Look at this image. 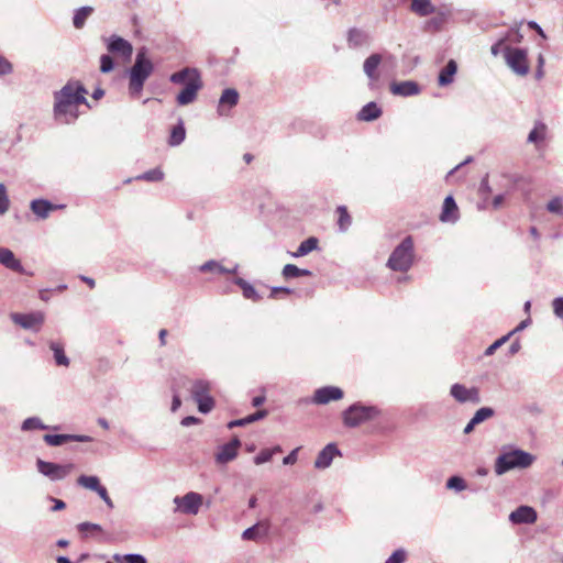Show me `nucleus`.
<instances>
[{
    "instance_id": "1",
    "label": "nucleus",
    "mask_w": 563,
    "mask_h": 563,
    "mask_svg": "<svg viewBox=\"0 0 563 563\" xmlns=\"http://www.w3.org/2000/svg\"><path fill=\"white\" fill-rule=\"evenodd\" d=\"M84 85L78 80H69L59 91L54 95V114L62 123H71L77 120L78 107L88 106Z\"/></svg>"
},
{
    "instance_id": "2",
    "label": "nucleus",
    "mask_w": 563,
    "mask_h": 563,
    "mask_svg": "<svg viewBox=\"0 0 563 563\" xmlns=\"http://www.w3.org/2000/svg\"><path fill=\"white\" fill-rule=\"evenodd\" d=\"M174 84L185 85L184 89L177 96V103L186 106L194 102L198 91L202 88V80L196 68H184L170 76Z\"/></svg>"
},
{
    "instance_id": "3",
    "label": "nucleus",
    "mask_w": 563,
    "mask_h": 563,
    "mask_svg": "<svg viewBox=\"0 0 563 563\" xmlns=\"http://www.w3.org/2000/svg\"><path fill=\"white\" fill-rule=\"evenodd\" d=\"M379 415L380 410L376 406L354 404L343 411L342 418L344 426L355 428L365 422L375 420Z\"/></svg>"
},
{
    "instance_id": "4",
    "label": "nucleus",
    "mask_w": 563,
    "mask_h": 563,
    "mask_svg": "<svg viewBox=\"0 0 563 563\" xmlns=\"http://www.w3.org/2000/svg\"><path fill=\"white\" fill-rule=\"evenodd\" d=\"M413 262V240L407 236L402 242L393 251L389 256L387 266L397 272H407Z\"/></svg>"
},
{
    "instance_id": "5",
    "label": "nucleus",
    "mask_w": 563,
    "mask_h": 563,
    "mask_svg": "<svg viewBox=\"0 0 563 563\" xmlns=\"http://www.w3.org/2000/svg\"><path fill=\"white\" fill-rule=\"evenodd\" d=\"M534 457L525 451L515 450L505 454H501L495 465V471L498 475H501L514 468H527L533 463Z\"/></svg>"
},
{
    "instance_id": "6",
    "label": "nucleus",
    "mask_w": 563,
    "mask_h": 563,
    "mask_svg": "<svg viewBox=\"0 0 563 563\" xmlns=\"http://www.w3.org/2000/svg\"><path fill=\"white\" fill-rule=\"evenodd\" d=\"M153 71L152 62L145 57V53L143 51L139 52L136 55L135 63L131 68L130 73V90L133 93H139L145 80L150 77Z\"/></svg>"
},
{
    "instance_id": "7",
    "label": "nucleus",
    "mask_w": 563,
    "mask_h": 563,
    "mask_svg": "<svg viewBox=\"0 0 563 563\" xmlns=\"http://www.w3.org/2000/svg\"><path fill=\"white\" fill-rule=\"evenodd\" d=\"M505 59L512 71L519 76H526L530 70L527 52L522 48L507 46Z\"/></svg>"
},
{
    "instance_id": "8",
    "label": "nucleus",
    "mask_w": 563,
    "mask_h": 563,
    "mask_svg": "<svg viewBox=\"0 0 563 563\" xmlns=\"http://www.w3.org/2000/svg\"><path fill=\"white\" fill-rule=\"evenodd\" d=\"M190 391L200 412L208 413L213 409L214 400L210 396V384L208 382L201 379L194 382Z\"/></svg>"
},
{
    "instance_id": "9",
    "label": "nucleus",
    "mask_w": 563,
    "mask_h": 563,
    "mask_svg": "<svg viewBox=\"0 0 563 563\" xmlns=\"http://www.w3.org/2000/svg\"><path fill=\"white\" fill-rule=\"evenodd\" d=\"M36 466L41 474L47 476L52 481L63 479L74 470V465L71 463L62 465L46 462L41 459L36 461Z\"/></svg>"
},
{
    "instance_id": "10",
    "label": "nucleus",
    "mask_w": 563,
    "mask_h": 563,
    "mask_svg": "<svg viewBox=\"0 0 563 563\" xmlns=\"http://www.w3.org/2000/svg\"><path fill=\"white\" fill-rule=\"evenodd\" d=\"M11 320L23 329H32L38 331L44 323L45 314L42 311L31 313H12Z\"/></svg>"
},
{
    "instance_id": "11",
    "label": "nucleus",
    "mask_w": 563,
    "mask_h": 563,
    "mask_svg": "<svg viewBox=\"0 0 563 563\" xmlns=\"http://www.w3.org/2000/svg\"><path fill=\"white\" fill-rule=\"evenodd\" d=\"M202 500L200 494L190 492L183 497H176L175 504L183 514L197 515L202 505Z\"/></svg>"
},
{
    "instance_id": "12",
    "label": "nucleus",
    "mask_w": 563,
    "mask_h": 563,
    "mask_svg": "<svg viewBox=\"0 0 563 563\" xmlns=\"http://www.w3.org/2000/svg\"><path fill=\"white\" fill-rule=\"evenodd\" d=\"M343 390L335 386H325L318 388L312 397V401L317 405H325L330 401L340 400L343 398Z\"/></svg>"
},
{
    "instance_id": "13",
    "label": "nucleus",
    "mask_w": 563,
    "mask_h": 563,
    "mask_svg": "<svg viewBox=\"0 0 563 563\" xmlns=\"http://www.w3.org/2000/svg\"><path fill=\"white\" fill-rule=\"evenodd\" d=\"M450 393L459 402L471 401L478 404L481 401L479 391L475 387L467 388L462 384H454L452 385Z\"/></svg>"
},
{
    "instance_id": "14",
    "label": "nucleus",
    "mask_w": 563,
    "mask_h": 563,
    "mask_svg": "<svg viewBox=\"0 0 563 563\" xmlns=\"http://www.w3.org/2000/svg\"><path fill=\"white\" fill-rule=\"evenodd\" d=\"M241 446V442L238 438L232 439L229 443L222 445L216 455L218 463L225 464L234 460L238 455V451Z\"/></svg>"
},
{
    "instance_id": "15",
    "label": "nucleus",
    "mask_w": 563,
    "mask_h": 563,
    "mask_svg": "<svg viewBox=\"0 0 563 563\" xmlns=\"http://www.w3.org/2000/svg\"><path fill=\"white\" fill-rule=\"evenodd\" d=\"M460 218L459 207L452 196H448L442 206L441 213L439 219L441 222H451L454 223Z\"/></svg>"
},
{
    "instance_id": "16",
    "label": "nucleus",
    "mask_w": 563,
    "mask_h": 563,
    "mask_svg": "<svg viewBox=\"0 0 563 563\" xmlns=\"http://www.w3.org/2000/svg\"><path fill=\"white\" fill-rule=\"evenodd\" d=\"M537 511L529 506H520L509 516V519L514 523H534L537 521Z\"/></svg>"
},
{
    "instance_id": "17",
    "label": "nucleus",
    "mask_w": 563,
    "mask_h": 563,
    "mask_svg": "<svg viewBox=\"0 0 563 563\" xmlns=\"http://www.w3.org/2000/svg\"><path fill=\"white\" fill-rule=\"evenodd\" d=\"M108 51L112 54H119L129 58L132 55L133 47L126 40L113 35L108 44Z\"/></svg>"
},
{
    "instance_id": "18",
    "label": "nucleus",
    "mask_w": 563,
    "mask_h": 563,
    "mask_svg": "<svg viewBox=\"0 0 563 563\" xmlns=\"http://www.w3.org/2000/svg\"><path fill=\"white\" fill-rule=\"evenodd\" d=\"M390 91L393 95L397 96H415L420 92V88L417 82L407 80V81H400V82H393L390 85Z\"/></svg>"
},
{
    "instance_id": "19",
    "label": "nucleus",
    "mask_w": 563,
    "mask_h": 563,
    "mask_svg": "<svg viewBox=\"0 0 563 563\" xmlns=\"http://www.w3.org/2000/svg\"><path fill=\"white\" fill-rule=\"evenodd\" d=\"M340 451L332 443L328 444L322 451L318 454L314 461V467L317 468H325L330 466L334 456L339 455Z\"/></svg>"
},
{
    "instance_id": "20",
    "label": "nucleus",
    "mask_w": 563,
    "mask_h": 563,
    "mask_svg": "<svg viewBox=\"0 0 563 563\" xmlns=\"http://www.w3.org/2000/svg\"><path fill=\"white\" fill-rule=\"evenodd\" d=\"M0 264L13 272L24 273L21 262L15 258L13 252L9 249L0 247Z\"/></svg>"
},
{
    "instance_id": "21",
    "label": "nucleus",
    "mask_w": 563,
    "mask_h": 563,
    "mask_svg": "<svg viewBox=\"0 0 563 563\" xmlns=\"http://www.w3.org/2000/svg\"><path fill=\"white\" fill-rule=\"evenodd\" d=\"M268 529L269 522L261 521L244 530L242 538L244 540L257 541L260 538H263L268 533Z\"/></svg>"
},
{
    "instance_id": "22",
    "label": "nucleus",
    "mask_w": 563,
    "mask_h": 563,
    "mask_svg": "<svg viewBox=\"0 0 563 563\" xmlns=\"http://www.w3.org/2000/svg\"><path fill=\"white\" fill-rule=\"evenodd\" d=\"M380 63H382V56L379 54H372L364 62V65H363L364 73L373 81H377L379 79V74L377 73V68L380 65Z\"/></svg>"
},
{
    "instance_id": "23",
    "label": "nucleus",
    "mask_w": 563,
    "mask_h": 563,
    "mask_svg": "<svg viewBox=\"0 0 563 563\" xmlns=\"http://www.w3.org/2000/svg\"><path fill=\"white\" fill-rule=\"evenodd\" d=\"M64 206H57L48 202L47 200H34L31 203V210L40 218H46L51 211L63 208Z\"/></svg>"
},
{
    "instance_id": "24",
    "label": "nucleus",
    "mask_w": 563,
    "mask_h": 563,
    "mask_svg": "<svg viewBox=\"0 0 563 563\" xmlns=\"http://www.w3.org/2000/svg\"><path fill=\"white\" fill-rule=\"evenodd\" d=\"M239 101V92L235 89L228 88L223 90L221 98L219 100L218 111L220 114L224 113V108L228 106L229 108L234 107Z\"/></svg>"
},
{
    "instance_id": "25",
    "label": "nucleus",
    "mask_w": 563,
    "mask_h": 563,
    "mask_svg": "<svg viewBox=\"0 0 563 563\" xmlns=\"http://www.w3.org/2000/svg\"><path fill=\"white\" fill-rule=\"evenodd\" d=\"M382 115L380 108L375 102H369L365 104L361 111L357 113V119L360 121H373L378 119Z\"/></svg>"
},
{
    "instance_id": "26",
    "label": "nucleus",
    "mask_w": 563,
    "mask_h": 563,
    "mask_svg": "<svg viewBox=\"0 0 563 563\" xmlns=\"http://www.w3.org/2000/svg\"><path fill=\"white\" fill-rule=\"evenodd\" d=\"M84 437L70 435V434H45L44 441L52 446L62 445L69 441H84Z\"/></svg>"
},
{
    "instance_id": "27",
    "label": "nucleus",
    "mask_w": 563,
    "mask_h": 563,
    "mask_svg": "<svg viewBox=\"0 0 563 563\" xmlns=\"http://www.w3.org/2000/svg\"><path fill=\"white\" fill-rule=\"evenodd\" d=\"M457 71V65L456 63L451 59L446 66L440 71L439 75V85L440 86H446L450 85L453 81L454 75Z\"/></svg>"
},
{
    "instance_id": "28",
    "label": "nucleus",
    "mask_w": 563,
    "mask_h": 563,
    "mask_svg": "<svg viewBox=\"0 0 563 563\" xmlns=\"http://www.w3.org/2000/svg\"><path fill=\"white\" fill-rule=\"evenodd\" d=\"M347 42L351 47H360L368 42V36L360 29H351L347 34Z\"/></svg>"
},
{
    "instance_id": "29",
    "label": "nucleus",
    "mask_w": 563,
    "mask_h": 563,
    "mask_svg": "<svg viewBox=\"0 0 563 563\" xmlns=\"http://www.w3.org/2000/svg\"><path fill=\"white\" fill-rule=\"evenodd\" d=\"M267 416V411L262 409V410H257L255 413L253 415H250L243 419H238V420H233V421H230L228 423V428L229 429H232L234 427H242V426H245V424H249V423H252L254 421H257L260 419H263Z\"/></svg>"
},
{
    "instance_id": "30",
    "label": "nucleus",
    "mask_w": 563,
    "mask_h": 563,
    "mask_svg": "<svg viewBox=\"0 0 563 563\" xmlns=\"http://www.w3.org/2000/svg\"><path fill=\"white\" fill-rule=\"evenodd\" d=\"M411 10L421 16L429 15L434 11L430 0H411Z\"/></svg>"
},
{
    "instance_id": "31",
    "label": "nucleus",
    "mask_w": 563,
    "mask_h": 563,
    "mask_svg": "<svg viewBox=\"0 0 563 563\" xmlns=\"http://www.w3.org/2000/svg\"><path fill=\"white\" fill-rule=\"evenodd\" d=\"M310 275H311L310 271L299 268L294 264H287L283 268V276L286 279L297 278V277H302V276H310Z\"/></svg>"
},
{
    "instance_id": "32",
    "label": "nucleus",
    "mask_w": 563,
    "mask_h": 563,
    "mask_svg": "<svg viewBox=\"0 0 563 563\" xmlns=\"http://www.w3.org/2000/svg\"><path fill=\"white\" fill-rule=\"evenodd\" d=\"M318 239L317 238H308L307 240H305L303 242L300 243L299 247L297 249V251L294 253V256L298 257V256H303V255H307L308 253L312 252L313 250H316L318 247Z\"/></svg>"
},
{
    "instance_id": "33",
    "label": "nucleus",
    "mask_w": 563,
    "mask_h": 563,
    "mask_svg": "<svg viewBox=\"0 0 563 563\" xmlns=\"http://www.w3.org/2000/svg\"><path fill=\"white\" fill-rule=\"evenodd\" d=\"M235 283H236V285L240 286V288L242 289L243 296L246 299H251L253 301H258L261 299V296L257 294L255 288L251 284L245 282L244 279L238 278Z\"/></svg>"
},
{
    "instance_id": "34",
    "label": "nucleus",
    "mask_w": 563,
    "mask_h": 563,
    "mask_svg": "<svg viewBox=\"0 0 563 563\" xmlns=\"http://www.w3.org/2000/svg\"><path fill=\"white\" fill-rule=\"evenodd\" d=\"M49 346L51 350L54 352V358L56 364L58 366H68L69 360L64 352L63 345L57 342H52Z\"/></svg>"
},
{
    "instance_id": "35",
    "label": "nucleus",
    "mask_w": 563,
    "mask_h": 563,
    "mask_svg": "<svg viewBox=\"0 0 563 563\" xmlns=\"http://www.w3.org/2000/svg\"><path fill=\"white\" fill-rule=\"evenodd\" d=\"M92 11H93V9L91 7H82V8L78 9L74 15V20H73L74 26L76 29L84 27L86 20L92 13Z\"/></svg>"
},
{
    "instance_id": "36",
    "label": "nucleus",
    "mask_w": 563,
    "mask_h": 563,
    "mask_svg": "<svg viewBox=\"0 0 563 563\" xmlns=\"http://www.w3.org/2000/svg\"><path fill=\"white\" fill-rule=\"evenodd\" d=\"M282 448L276 445L272 449H263L255 457L254 463L256 465H261L263 463L269 462L273 459V455L276 453H280Z\"/></svg>"
},
{
    "instance_id": "37",
    "label": "nucleus",
    "mask_w": 563,
    "mask_h": 563,
    "mask_svg": "<svg viewBox=\"0 0 563 563\" xmlns=\"http://www.w3.org/2000/svg\"><path fill=\"white\" fill-rule=\"evenodd\" d=\"M547 135V125L544 123H537L533 130L529 133L528 141L534 144L542 142Z\"/></svg>"
},
{
    "instance_id": "38",
    "label": "nucleus",
    "mask_w": 563,
    "mask_h": 563,
    "mask_svg": "<svg viewBox=\"0 0 563 563\" xmlns=\"http://www.w3.org/2000/svg\"><path fill=\"white\" fill-rule=\"evenodd\" d=\"M77 483L78 485L95 492L101 486L100 481L97 476L81 475L78 477Z\"/></svg>"
},
{
    "instance_id": "39",
    "label": "nucleus",
    "mask_w": 563,
    "mask_h": 563,
    "mask_svg": "<svg viewBox=\"0 0 563 563\" xmlns=\"http://www.w3.org/2000/svg\"><path fill=\"white\" fill-rule=\"evenodd\" d=\"M336 213L339 216V219H338L339 228L342 231L346 230L352 222L351 216L349 214L346 207H344V206L338 207Z\"/></svg>"
},
{
    "instance_id": "40",
    "label": "nucleus",
    "mask_w": 563,
    "mask_h": 563,
    "mask_svg": "<svg viewBox=\"0 0 563 563\" xmlns=\"http://www.w3.org/2000/svg\"><path fill=\"white\" fill-rule=\"evenodd\" d=\"M185 135H186L185 128L183 126L181 123L174 126L172 130V133H170L169 144L173 146L180 144L184 141Z\"/></svg>"
},
{
    "instance_id": "41",
    "label": "nucleus",
    "mask_w": 563,
    "mask_h": 563,
    "mask_svg": "<svg viewBox=\"0 0 563 563\" xmlns=\"http://www.w3.org/2000/svg\"><path fill=\"white\" fill-rule=\"evenodd\" d=\"M113 559L117 563H146V560L140 554H115Z\"/></svg>"
},
{
    "instance_id": "42",
    "label": "nucleus",
    "mask_w": 563,
    "mask_h": 563,
    "mask_svg": "<svg viewBox=\"0 0 563 563\" xmlns=\"http://www.w3.org/2000/svg\"><path fill=\"white\" fill-rule=\"evenodd\" d=\"M164 177V173L159 168L151 169L140 176L136 179H142L146 181H159Z\"/></svg>"
},
{
    "instance_id": "43",
    "label": "nucleus",
    "mask_w": 563,
    "mask_h": 563,
    "mask_svg": "<svg viewBox=\"0 0 563 563\" xmlns=\"http://www.w3.org/2000/svg\"><path fill=\"white\" fill-rule=\"evenodd\" d=\"M493 415H494L493 409H490L488 407H483L475 412L474 417L472 418L473 423L478 424V423L485 421L486 419L493 417Z\"/></svg>"
},
{
    "instance_id": "44",
    "label": "nucleus",
    "mask_w": 563,
    "mask_h": 563,
    "mask_svg": "<svg viewBox=\"0 0 563 563\" xmlns=\"http://www.w3.org/2000/svg\"><path fill=\"white\" fill-rule=\"evenodd\" d=\"M10 208V200L7 194V188L0 184V214H4Z\"/></svg>"
},
{
    "instance_id": "45",
    "label": "nucleus",
    "mask_w": 563,
    "mask_h": 563,
    "mask_svg": "<svg viewBox=\"0 0 563 563\" xmlns=\"http://www.w3.org/2000/svg\"><path fill=\"white\" fill-rule=\"evenodd\" d=\"M46 427L42 423L38 418H27L23 421L22 429L25 431L35 429H45Z\"/></svg>"
},
{
    "instance_id": "46",
    "label": "nucleus",
    "mask_w": 563,
    "mask_h": 563,
    "mask_svg": "<svg viewBox=\"0 0 563 563\" xmlns=\"http://www.w3.org/2000/svg\"><path fill=\"white\" fill-rule=\"evenodd\" d=\"M446 487L450 489L463 490L466 488L465 482L459 476H452L446 482Z\"/></svg>"
},
{
    "instance_id": "47",
    "label": "nucleus",
    "mask_w": 563,
    "mask_h": 563,
    "mask_svg": "<svg viewBox=\"0 0 563 563\" xmlns=\"http://www.w3.org/2000/svg\"><path fill=\"white\" fill-rule=\"evenodd\" d=\"M511 334H512V332H509L507 335H504L503 338L496 340L492 345H489L486 349L485 355H493L497 349H499L503 344H505L509 340Z\"/></svg>"
},
{
    "instance_id": "48",
    "label": "nucleus",
    "mask_w": 563,
    "mask_h": 563,
    "mask_svg": "<svg viewBox=\"0 0 563 563\" xmlns=\"http://www.w3.org/2000/svg\"><path fill=\"white\" fill-rule=\"evenodd\" d=\"M113 69V60L110 55H102L100 58V70L102 73H109Z\"/></svg>"
},
{
    "instance_id": "49",
    "label": "nucleus",
    "mask_w": 563,
    "mask_h": 563,
    "mask_svg": "<svg viewBox=\"0 0 563 563\" xmlns=\"http://www.w3.org/2000/svg\"><path fill=\"white\" fill-rule=\"evenodd\" d=\"M78 530L81 532V533H87V532H100L102 530V528L99 526V525H96V523H90V522H82L78 526Z\"/></svg>"
},
{
    "instance_id": "50",
    "label": "nucleus",
    "mask_w": 563,
    "mask_h": 563,
    "mask_svg": "<svg viewBox=\"0 0 563 563\" xmlns=\"http://www.w3.org/2000/svg\"><path fill=\"white\" fill-rule=\"evenodd\" d=\"M406 560V552L404 550H396L386 561V563H404Z\"/></svg>"
},
{
    "instance_id": "51",
    "label": "nucleus",
    "mask_w": 563,
    "mask_h": 563,
    "mask_svg": "<svg viewBox=\"0 0 563 563\" xmlns=\"http://www.w3.org/2000/svg\"><path fill=\"white\" fill-rule=\"evenodd\" d=\"M548 210L553 213H561L563 211L562 201L560 198H553L547 206Z\"/></svg>"
},
{
    "instance_id": "52",
    "label": "nucleus",
    "mask_w": 563,
    "mask_h": 563,
    "mask_svg": "<svg viewBox=\"0 0 563 563\" xmlns=\"http://www.w3.org/2000/svg\"><path fill=\"white\" fill-rule=\"evenodd\" d=\"M96 493L102 498V500L107 504V506L109 508H113V501L112 499L110 498V496L108 495V492L106 489V487H103L102 485L96 490Z\"/></svg>"
},
{
    "instance_id": "53",
    "label": "nucleus",
    "mask_w": 563,
    "mask_h": 563,
    "mask_svg": "<svg viewBox=\"0 0 563 563\" xmlns=\"http://www.w3.org/2000/svg\"><path fill=\"white\" fill-rule=\"evenodd\" d=\"M12 69V64L3 56H0V75H8Z\"/></svg>"
},
{
    "instance_id": "54",
    "label": "nucleus",
    "mask_w": 563,
    "mask_h": 563,
    "mask_svg": "<svg viewBox=\"0 0 563 563\" xmlns=\"http://www.w3.org/2000/svg\"><path fill=\"white\" fill-rule=\"evenodd\" d=\"M291 294V290L286 287H275L271 290L269 297L273 299L278 298L279 295L289 296Z\"/></svg>"
},
{
    "instance_id": "55",
    "label": "nucleus",
    "mask_w": 563,
    "mask_h": 563,
    "mask_svg": "<svg viewBox=\"0 0 563 563\" xmlns=\"http://www.w3.org/2000/svg\"><path fill=\"white\" fill-rule=\"evenodd\" d=\"M554 313L562 318L563 317V298H555L552 302Z\"/></svg>"
},
{
    "instance_id": "56",
    "label": "nucleus",
    "mask_w": 563,
    "mask_h": 563,
    "mask_svg": "<svg viewBox=\"0 0 563 563\" xmlns=\"http://www.w3.org/2000/svg\"><path fill=\"white\" fill-rule=\"evenodd\" d=\"M299 448L294 449L287 456L284 457L283 463L285 465H292L298 460Z\"/></svg>"
},
{
    "instance_id": "57",
    "label": "nucleus",
    "mask_w": 563,
    "mask_h": 563,
    "mask_svg": "<svg viewBox=\"0 0 563 563\" xmlns=\"http://www.w3.org/2000/svg\"><path fill=\"white\" fill-rule=\"evenodd\" d=\"M200 271L201 272H213V271L222 272V269L220 268L219 264L217 262H214V261H210V262L205 263L200 267Z\"/></svg>"
},
{
    "instance_id": "58",
    "label": "nucleus",
    "mask_w": 563,
    "mask_h": 563,
    "mask_svg": "<svg viewBox=\"0 0 563 563\" xmlns=\"http://www.w3.org/2000/svg\"><path fill=\"white\" fill-rule=\"evenodd\" d=\"M504 43L505 38H501L490 47V52L494 56H498V54L500 53V47Z\"/></svg>"
},
{
    "instance_id": "59",
    "label": "nucleus",
    "mask_w": 563,
    "mask_h": 563,
    "mask_svg": "<svg viewBox=\"0 0 563 563\" xmlns=\"http://www.w3.org/2000/svg\"><path fill=\"white\" fill-rule=\"evenodd\" d=\"M181 405V400L179 398V395L177 394L176 390H174V397H173V402H172V411H176Z\"/></svg>"
},
{
    "instance_id": "60",
    "label": "nucleus",
    "mask_w": 563,
    "mask_h": 563,
    "mask_svg": "<svg viewBox=\"0 0 563 563\" xmlns=\"http://www.w3.org/2000/svg\"><path fill=\"white\" fill-rule=\"evenodd\" d=\"M504 196L503 195H497L496 197H494L493 199V208L494 209H499L503 203H504Z\"/></svg>"
},
{
    "instance_id": "61",
    "label": "nucleus",
    "mask_w": 563,
    "mask_h": 563,
    "mask_svg": "<svg viewBox=\"0 0 563 563\" xmlns=\"http://www.w3.org/2000/svg\"><path fill=\"white\" fill-rule=\"evenodd\" d=\"M199 420L196 417L189 416L181 420V424L185 427L191 426L194 423H197Z\"/></svg>"
},
{
    "instance_id": "62",
    "label": "nucleus",
    "mask_w": 563,
    "mask_h": 563,
    "mask_svg": "<svg viewBox=\"0 0 563 563\" xmlns=\"http://www.w3.org/2000/svg\"><path fill=\"white\" fill-rule=\"evenodd\" d=\"M54 503H55V505L53 507L54 511L62 510V509H64L66 507V504L63 500H60V499H54Z\"/></svg>"
},
{
    "instance_id": "63",
    "label": "nucleus",
    "mask_w": 563,
    "mask_h": 563,
    "mask_svg": "<svg viewBox=\"0 0 563 563\" xmlns=\"http://www.w3.org/2000/svg\"><path fill=\"white\" fill-rule=\"evenodd\" d=\"M529 232H530L531 238H532L536 242H538V241H539V239H540V233H539L538 229H537L536 227H531V228H530V230H529Z\"/></svg>"
},
{
    "instance_id": "64",
    "label": "nucleus",
    "mask_w": 563,
    "mask_h": 563,
    "mask_svg": "<svg viewBox=\"0 0 563 563\" xmlns=\"http://www.w3.org/2000/svg\"><path fill=\"white\" fill-rule=\"evenodd\" d=\"M264 401H265V397L264 396H256V397L253 398L252 404H253L254 407H258Z\"/></svg>"
}]
</instances>
